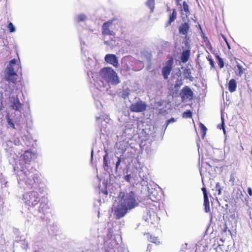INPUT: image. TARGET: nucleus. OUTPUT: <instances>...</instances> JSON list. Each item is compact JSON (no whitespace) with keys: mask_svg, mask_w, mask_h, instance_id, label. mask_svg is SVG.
<instances>
[{"mask_svg":"<svg viewBox=\"0 0 252 252\" xmlns=\"http://www.w3.org/2000/svg\"><path fill=\"white\" fill-rule=\"evenodd\" d=\"M119 197L120 200L115 210V215L117 219L123 218L128 210H131L138 205L133 191L126 193L120 192Z\"/></svg>","mask_w":252,"mask_h":252,"instance_id":"1","label":"nucleus"},{"mask_svg":"<svg viewBox=\"0 0 252 252\" xmlns=\"http://www.w3.org/2000/svg\"><path fill=\"white\" fill-rule=\"evenodd\" d=\"M21 171L25 175L24 182L28 189L40 190L39 186L41 184V180L36 170L33 167L30 169L26 167V165L21 167Z\"/></svg>","mask_w":252,"mask_h":252,"instance_id":"2","label":"nucleus"},{"mask_svg":"<svg viewBox=\"0 0 252 252\" xmlns=\"http://www.w3.org/2000/svg\"><path fill=\"white\" fill-rule=\"evenodd\" d=\"M15 59L11 60L6 67V74L5 79L8 82L13 84L16 83L18 75L17 72H21L22 68L20 63H17Z\"/></svg>","mask_w":252,"mask_h":252,"instance_id":"3","label":"nucleus"},{"mask_svg":"<svg viewBox=\"0 0 252 252\" xmlns=\"http://www.w3.org/2000/svg\"><path fill=\"white\" fill-rule=\"evenodd\" d=\"M99 75L103 79L113 85H117L120 82L117 73L110 67L102 68L99 71Z\"/></svg>","mask_w":252,"mask_h":252,"instance_id":"4","label":"nucleus"},{"mask_svg":"<svg viewBox=\"0 0 252 252\" xmlns=\"http://www.w3.org/2000/svg\"><path fill=\"white\" fill-rule=\"evenodd\" d=\"M33 189L25 193L23 196V199L26 205L29 207H34L40 201V197L38 192Z\"/></svg>","mask_w":252,"mask_h":252,"instance_id":"5","label":"nucleus"},{"mask_svg":"<svg viewBox=\"0 0 252 252\" xmlns=\"http://www.w3.org/2000/svg\"><path fill=\"white\" fill-rule=\"evenodd\" d=\"M173 63L174 59L172 57H170L166 62L165 65L162 67V75L165 80L168 78V76L173 68Z\"/></svg>","mask_w":252,"mask_h":252,"instance_id":"6","label":"nucleus"},{"mask_svg":"<svg viewBox=\"0 0 252 252\" xmlns=\"http://www.w3.org/2000/svg\"><path fill=\"white\" fill-rule=\"evenodd\" d=\"M147 105L145 102L142 100L132 104L130 107V110L132 112H142L145 111L147 109Z\"/></svg>","mask_w":252,"mask_h":252,"instance_id":"7","label":"nucleus"},{"mask_svg":"<svg viewBox=\"0 0 252 252\" xmlns=\"http://www.w3.org/2000/svg\"><path fill=\"white\" fill-rule=\"evenodd\" d=\"M22 157L24 163L22 165L21 167L24 165H26V167L29 169L30 162L35 157V154L30 150H27L22 155Z\"/></svg>","mask_w":252,"mask_h":252,"instance_id":"8","label":"nucleus"},{"mask_svg":"<svg viewBox=\"0 0 252 252\" xmlns=\"http://www.w3.org/2000/svg\"><path fill=\"white\" fill-rule=\"evenodd\" d=\"M186 49L183 50L181 55V61L183 63H187L189 59L190 56V47L188 41L185 42Z\"/></svg>","mask_w":252,"mask_h":252,"instance_id":"9","label":"nucleus"},{"mask_svg":"<svg viewBox=\"0 0 252 252\" xmlns=\"http://www.w3.org/2000/svg\"><path fill=\"white\" fill-rule=\"evenodd\" d=\"M112 23L111 21H108L103 23L102 27V34L103 35H115V32L110 29V27L112 25Z\"/></svg>","mask_w":252,"mask_h":252,"instance_id":"10","label":"nucleus"},{"mask_svg":"<svg viewBox=\"0 0 252 252\" xmlns=\"http://www.w3.org/2000/svg\"><path fill=\"white\" fill-rule=\"evenodd\" d=\"M105 61L114 67H117L118 66V59L114 54H107L105 57Z\"/></svg>","mask_w":252,"mask_h":252,"instance_id":"11","label":"nucleus"},{"mask_svg":"<svg viewBox=\"0 0 252 252\" xmlns=\"http://www.w3.org/2000/svg\"><path fill=\"white\" fill-rule=\"evenodd\" d=\"M202 190L203 191V196H204V206L205 211L207 213H208L210 211V202L209 200V198L208 196V193L207 191V189L205 187H203L202 188Z\"/></svg>","mask_w":252,"mask_h":252,"instance_id":"12","label":"nucleus"},{"mask_svg":"<svg viewBox=\"0 0 252 252\" xmlns=\"http://www.w3.org/2000/svg\"><path fill=\"white\" fill-rule=\"evenodd\" d=\"M10 102L12 103L11 107L15 111H19L22 107V104L20 102L18 96L12 97Z\"/></svg>","mask_w":252,"mask_h":252,"instance_id":"13","label":"nucleus"},{"mask_svg":"<svg viewBox=\"0 0 252 252\" xmlns=\"http://www.w3.org/2000/svg\"><path fill=\"white\" fill-rule=\"evenodd\" d=\"M189 22H185L182 24L179 27V33L187 35L189 30Z\"/></svg>","mask_w":252,"mask_h":252,"instance_id":"14","label":"nucleus"},{"mask_svg":"<svg viewBox=\"0 0 252 252\" xmlns=\"http://www.w3.org/2000/svg\"><path fill=\"white\" fill-rule=\"evenodd\" d=\"M177 12L176 9H173L172 10V12H170L169 15V19L166 22L165 27H167L171 25V24L174 22V21L177 19Z\"/></svg>","mask_w":252,"mask_h":252,"instance_id":"15","label":"nucleus"},{"mask_svg":"<svg viewBox=\"0 0 252 252\" xmlns=\"http://www.w3.org/2000/svg\"><path fill=\"white\" fill-rule=\"evenodd\" d=\"M182 97H192L193 94L192 91L188 86H185L182 89Z\"/></svg>","mask_w":252,"mask_h":252,"instance_id":"16","label":"nucleus"},{"mask_svg":"<svg viewBox=\"0 0 252 252\" xmlns=\"http://www.w3.org/2000/svg\"><path fill=\"white\" fill-rule=\"evenodd\" d=\"M144 235L147 236L148 240L150 242L153 243L156 245H159L160 244V241L157 237L153 236L149 233H145Z\"/></svg>","mask_w":252,"mask_h":252,"instance_id":"17","label":"nucleus"},{"mask_svg":"<svg viewBox=\"0 0 252 252\" xmlns=\"http://www.w3.org/2000/svg\"><path fill=\"white\" fill-rule=\"evenodd\" d=\"M236 65L234 67L235 74L238 76H241L245 69L237 62H236Z\"/></svg>","mask_w":252,"mask_h":252,"instance_id":"18","label":"nucleus"},{"mask_svg":"<svg viewBox=\"0 0 252 252\" xmlns=\"http://www.w3.org/2000/svg\"><path fill=\"white\" fill-rule=\"evenodd\" d=\"M228 90L231 92H234L236 91L237 88V82L234 79H231L228 82Z\"/></svg>","mask_w":252,"mask_h":252,"instance_id":"19","label":"nucleus"},{"mask_svg":"<svg viewBox=\"0 0 252 252\" xmlns=\"http://www.w3.org/2000/svg\"><path fill=\"white\" fill-rule=\"evenodd\" d=\"M182 11H184L185 12L186 17H188L190 15L189 6L185 1L183 2V9H182Z\"/></svg>","mask_w":252,"mask_h":252,"instance_id":"20","label":"nucleus"},{"mask_svg":"<svg viewBox=\"0 0 252 252\" xmlns=\"http://www.w3.org/2000/svg\"><path fill=\"white\" fill-rule=\"evenodd\" d=\"M199 127L200 128V131L202 135V138H204L206 134V132L207 130V128L206 127L201 123H200L199 124Z\"/></svg>","mask_w":252,"mask_h":252,"instance_id":"21","label":"nucleus"},{"mask_svg":"<svg viewBox=\"0 0 252 252\" xmlns=\"http://www.w3.org/2000/svg\"><path fill=\"white\" fill-rule=\"evenodd\" d=\"M216 59L218 61V65L220 68H222L224 67V63L223 59L220 58L219 55L216 56Z\"/></svg>","mask_w":252,"mask_h":252,"instance_id":"22","label":"nucleus"},{"mask_svg":"<svg viewBox=\"0 0 252 252\" xmlns=\"http://www.w3.org/2000/svg\"><path fill=\"white\" fill-rule=\"evenodd\" d=\"M155 0H148L146 4L150 8L151 11H153L155 8Z\"/></svg>","mask_w":252,"mask_h":252,"instance_id":"23","label":"nucleus"},{"mask_svg":"<svg viewBox=\"0 0 252 252\" xmlns=\"http://www.w3.org/2000/svg\"><path fill=\"white\" fill-rule=\"evenodd\" d=\"M6 120L7 121V122L9 125L11 126V128L13 129L15 128V124L12 121V120L10 119L9 116L8 114L6 115Z\"/></svg>","mask_w":252,"mask_h":252,"instance_id":"24","label":"nucleus"},{"mask_svg":"<svg viewBox=\"0 0 252 252\" xmlns=\"http://www.w3.org/2000/svg\"><path fill=\"white\" fill-rule=\"evenodd\" d=\"M192 117V112L190 110H187L183 114V117L185 118H190Z\"/></svg>","mask_w":252,"mask_h":252,"instance_id":"25","label":"nucleus"},{"mask_svg":"<svg viewBox=\"0 0 252 252\" xmlns=\"http://www.w3.org/2000/svg\"><path fill=\"white\" fill-rule=\"evenodd\" d=\"M155 193H157L156 191L152 192L150 195V197L152 200H154L155 201H157V200H159V198L158 197V195H156Z\"/></svg>","mask_w":252,"mask_h":252,"instance_id":"26","label":"nucleus"},{"mask_svg":"<svg viewBox=\"0 0 252 252\" xmlns=\"http://www.w3.org/2000/svg\"><path fill=\"white\" fill-rule=\"evenodd\" d=\"M7 28L10 32H15V28L11 22H9L7 25Z\"/></svg>","mask_w":252,"mask_h":252,"instance_id":"27","label":"nucleus"},{"mask_svg":"<svg viewBox=\"0 0 252 252\" xmlns=\"http://www.w3.org/2000/svg\"><path fill=\"white\" fill-rule=\"evenodd\" d=\"M103 165L104 167H108V154H106L103 156Z\"/></svg>","mask_w":252,"mask_h":252,"instance_id":"28","label":"nucleus"},{"mask_svg":"<svg viewBox=\"0 0 252 252\" xmlns=\"http://www.w3.org/2000/svg\"><path fill=\"white\" fill-rule=\"evenodd\" d=\"M216 190L218 191V194H220L221 193V188L220 183H217L215 187Z\"/></svg>","mask_w":252,"mask_h":252,"instance_id":"29","label":"nucleus"},{"mask_svg":"<svg viewBox=\"0 0 252 252\" xmlns=\"http://www.w3.org/2000/svg\"><path fill=\"white\" fill-rule=\"evenodd\" d=\"M207 60L209 62V63L211 66V67L214 68L215 67V63H214L213 60L212 59L211 57H207Z\"/></svg>","mask_w":252,"mask_h":252,"instance_id":"30","label":"nucleus"},{"mask_svg":"<svg viewBox=\"0 0 252 252\" xmlns=\"http://www.w3.org/2000/svg\"><path fill=\"white\" fill-rule=\"evenodd\" d=\"M87 19V17L84 14L80 15V21H85Z\"/></svg>","mask_w":252,"mask_h":252,"instance_id":"31","label":"nucleus"},{"mask_svg":"<svg viewBox=\"0 0 252 252\" xmlns=\"http://www.w3.org/2000/svg\"><path fill=\"white\" fill-rule=\"evenodd\" d=\"M113 41L115 42V41L113 40H111V41H104V44L108 45H111L112 47H111L112 48V47L114 46V44L112 43Z\"/></svg>","mask_w":252,"mask_h":252,"instance_id":"32","label":"nucleus"},{"mask_svg":"<svg viewBox=\"0 0 252 252\" xmlns=\"http://www.w3.org/2000/svg\"><path fill=\"white\" fill-rule=\"evenodd\" d=\"M121 161H122V158H119L118 160L116 162V170H117L119 165L121 164Z\"/></svg>","mask_w":252,"mask_h":252,"instance_id":"33","label":"nucleus"},{"mask_svg":"<svg viewBox=\"0 0 252 252\" xmlns=\"http://www.w3.org/2000/svg\"><path fill=\"white\" fill-rule=\"evenodd\" d=\"M131 178V176L130 174L127 175L125 176L124 179L125 180L127 181V182H130V179Z\"/></svg>","mask_w":252,"mask_h":252,"instance_id":"34","label":"nucleus"},{"mask_svg":"<svg viewBox=\"0 0 252 252\" xmlns=\"http://www.w3.org/2000/svg\"><path fill=\"white\" fill-rule=\"evenodd\" d=\"M152 250V245L151 244H148L147 246L146 252H151Z\"/></svg>","mask_w":252,"mask_h":252,"instance_id":"35","label":"nucleus"},{"mask_svg":"<svg viewBox=\"0 0 252 252\" xmlns=\"http://www.w3.org/2000/svg\"><path fill=\"white\" fill-rule=\"evenodd\" d=\"M175 122V119L174 118H171L169 120H168L167 121H166V125H168L171 122Z\"/></svg>","mask_w":252,"mask_h":252,"instance_id":"36","label":"nucleus"},{"mask_svg":"<svg viewBox=\"0 0 252 252\" xmlns=\"http://www.w3.org/2000/svg\"><path fill=\"white\" fill-rule=\"evenodd\" d=\"M248 192L250 196H252V189L251 188H248Z\"/></svg>","mask_w":252,"mask_h":252,"instance_id":"37","label":"nucleus"},{"mask_svg":"<svg viewBox=\"0 0 252 252\" xmlns=\"http://www.w3.org/2000/svg\"><path fill=\"white\" fill-rule=\"evenodd\" d=\"M149 214H149V218H147L146 220L148 221H150L151 223H153V222L152 221V218H151L152 215H151L150 212H149Z\"/></svg>","mask_w":252,"mask_h":252,"instance_id":"38","label":"nucleus"},{"mask_svg":"<svg viewBox=\"0 0 252 252\" xmlns=\"http://www.w3.org/2000/svg\"><path fill=\"white\" fill-rule=\"evenodd\" d=\"M227 229H228V228H227V225L226 224H225V226L222 229V232H224V233L226 232L227 231Z\"/></svg>","mask_w":252,"mask_h":252,"instance_id":"39","label":"nucleus"},{"mask_svg":"<svg viewBox=\"0 0 252 252\" xmlns=\"http://www.w3.org/2000/svg\"><path fill=\"white\" fill-rule=\"evenodd\" d=\"M185 72L187 73L189 75V76H190V75L191 74L190 71L189 69H186L185 70Z\"/></svg>","mask_w":252,"mask_h":252,"instance_id":"40","label":"nucleus"},{"mask_svg":"<svg viewBox=\"0 0 252 252\" xmlns=\"http://www.w3.org/2000/svg\"><path fill=\"white\" fill-rule=\"evenodd\" d=\"M182 0H176V4L177 6L178 5H180L181 6V4L180 3V2L182 1Z\"/></svg>","mask_w":252,"mask_h":252,"instance_id":"41","label":"nucleus"},{"mask_svg":"<svg viewBox=\"0 0 252 252\" xmlns=\"http://www.w3.org/2000/svg\"><path fill=\"white\" fill-rule=\"evenodd\" d=\"M221 120H222L221 126H222V128L223 129V130H224V119H223V118L222 117H221Z\"/></svg>","mask_w":252,"mask_h":252,"instance_id":"42","label":"nucleus"},{"mask_svg":"<svg viewBox=\"0 0 252 252\" xmlns=\"http://www.w3.org/2000/svg\"><path fill=\"white\" fill-rule=\"evenodd\" d=\"M0 110H1L2 109V108H3V104H2V100L1 99H0Z\"/></svg>","mask_w":252,"mask_h":252,"instance_id":"43","label":"nucleus"},{"mask_svg":"<svg viewBox=\"0 0 252 252\" xmlns=\"http://www.w3.org/2000/svg\"><path fill=\"white\" fill-rule=\"evenodd\" d=\"M226 44H227V47H228V49H230V45L229 44L228 41H226Z\"/></svg>","mask_w":252,"mask_h":252,"instance_id":"44","label":"nucleus"},{"mask_svg":"<svg viewBox=\"0 0 252 252\" xmlns=\"http://www.w3.org/2000/svg\"><path fill=\"white\" fill-rule=\"evenodd\" d=\"M167 11H169V12H171V11H172V10L171 9L170 7H168L167 8Z\"/></svg>","mask_w":252,"mask_h":252,"instance_id":"45","label":"nucleus"},{"mask_svg":"<svg viewBox=\"0 0 252 252\" xmlns=\"http://www.w3.org/2000/svg\"><path fill=\"white\" fill-rule=\"evenodd\" d=\"M221 35L222 36V37L223 38V39H224L225 38H226V36L225 35H224L223 34H221Z\"/></svg>","mask_w":252,"mask_h":252,"instance_id":"46","label":"nucleus"},{"mask_svg":"<svg viewBox=\"0 0 252 252\" xmlns=\"http://www.w3.org/2000/svg\"><path fill=\"white\" fill-rule=\"evenodd\" d=\"M224 40L225 41V43H226V41H228L226 38H225Z\"/></svg>","mask_w":252,"mask_h":252,"instance_id":"47","label":"nucleus"},{"mask_svg":"<svg viewBox=\"0 0 252 252\" xmlns=\"http://www.w3.org/2000/svg\"><path fill=\"white\" fill-rule=\"evenodd\" d=\"M155 216H156V215H155V213H153V217H155Z\"/></svg>","mask_w":252,"mask_h":252,"instance_id":"48","label":"nucleus"},{"mask_svg":"<svg viewBox=\"0 0 252 252\" xmlns=\"http://www.w3.org/2000/svg\"><path fill=\"white\" fill-rule=\"evenodd\" d=\"M128 96V94H127L126 96H124V98H126V96Z\"/></svg>","mask_w":252,"mask_h":252,"instance_id":"49","label":"nucleus"}]
</instances>
